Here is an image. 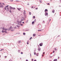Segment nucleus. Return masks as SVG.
<instances>
[{"label":"nucleus","instance_id":"nucleus-1","mask_svg":"<svg viewBox=\"0 0 61 61\" xmlns=\"http://www.w3.org/2000/svg\"><path fill=\"white\" fill-rule=\"evenodd\" d=\"M2 30H5V31H7V29L6 28H5L4 27H3L2 28Z\"/></svg>","mask_w":61,"mask_h":61},{"label":"nucleus","instance_id":"nucleus-2","mask_svg":"<svg viewBox=\"0 0 61 61\" xmlns=\"http://www.w3.org/2000/svg\"><path fill=\"white\" fill-rule=\"evenodd\" d=\"M2 5V3H0V8H1V7L3 8V5Z\"/></svg>","mask_w":61,"mask_h":61},{"label":"nucleus","instance_id":"nucleus-3","mask_svg":"<svg viewBox=\"0 0 61 61\" xmlns=\"http://www.w3.org/2000/svg\"><path fill=\"white\" fill-rule=\"evenodd\" d=\"M43 44L42 43H41L39 44L40 46H43Z\"/></svg>","mask_w":61,"mask_h":61},{"label":"nucleus","instance_id":"nucleus-4","mask_svg":"<svg viewBox=\"0 0 61 61\" xmlns=\"http://www.w3.org/2000/svg\"><path fill=\"white\" fill-rule=\"evenodd\" d=\"M18 23H19V24H21L22 23V22L21 21H18Z\"/></svg>","mask_w":61,"mask_h":61},{"label":"nucleus","instance_id":"nucleus-5","mask_svg":"<svg viewBox=\"0 0 61 61\" xmlns=\"http://www.w3.org/2000/svg\"><path fill=\"white\" fill-rule=\"evenodd\" d=\"M52 12L53 13H55V10H53L52 11Z\"/></svg>","mask_w":61,"mask_h":61},{"label":"nucleus","instance_id":"nucleus-6","mask_svg":"<svg viewBox=\"0 0 61 61\" xmlns=\"http://www.w3.org/2000/svg\"><path fill=\"white\" fill-rule=\"evenodd\" d=\"M4 49H1L0 50V52H1V51H4Z\"/></svg>","mask_w":61,"mask_h":61},{"label":"nucleus","instance_id":"nucleus-7","mask_svg":"<svg viewBox=\"0 0 61 61\" xmlns=\"http://www.w3.org/2000/svg\"><path fill=\"white\" fill-rule=\"evenodd\" d=\"M36 36V35L35 34H33V36L35 37V36Z\"/></svg>","mask_w":61,"mask_h":61},{"label":"nucleus","instance_id":"nucleus-8","mask_svg":"<svg viewBox=\"0 0 61 61\" xmlns=\"http://www.w3.org/2000/svg\"><path fill=\"white\" fill-rule=\"evenodd\" d=\"M1 32H2V33H4L5 32V31L2 30L1 31Z\"/></svg>","mask_w":61,"mask_h":61},{"label":"nucleus","instance_id":"nucleus-9","mask_svg":"<svg viewBox=\"0 0 61 61\" xmlns=\"http://www.w3.org/2000/svg\"><path fill=\"white\" fill-rule=\"evenodd\" d=\"M13 28V27H10V29H12Z\"/></svg>","mask_w":61,"mask_h":61},{"label":"nucleus","instance_id":"nucleus-10","mask_svg":"<svg viewBox=\"0 0 61 61\" xmlns=\"http://www.w3.org/2000/svg\"><path fill=\"white\" fill-rule=\"evenodd\" d=\"M57 61V59H55V60H54V61Z\"/></svg>","mask_w":61,"mask_h":61},{"label":"nucleus","instance_id":"nucleus-11","mask_svg":"<svg viewBox=\"0 0 61 61\" xmlns=\"http://www.w3.org/2000/svg\"><path fill=\"white\" fill-rule=\"evenodd\" d=\"M46 11H47V9H46L45 10V13H46Z\"/></svg>","mask_w":61,"mask_h":61},{"label":"nucleus","instance_id":"nucleus-12","mask_svg":"<svg viewBox=\"0 0 61 61\" xmlns=\"http://www.w3.org/2000/svg\"><path fill=\"white\" fill-rule=\"evenodd\" d=\"M18 43H19V44L20 43H21V41H18Z\"/></svg>","mask_w":61,"mask_h":61},{"label":"nucleus","instance_id":"nucleus-13","mask_svg":"<svg viewBox=\"0 0 61 61\" xmlns=\"http://www.w3.org/2000/svg\"><path fill=\"white\" fill-rule=\"evenodd\" d=\"M7 9H8V11H9V7H7Z\"/></svg>","mask_w":61,"mask_h":61},{"label":"nucleus","instance_id":"nucleus-14","mask_svg":"<svg viewBox=\"0 0 61 61\" xmlns=\"http://www.w3.org/2000/svg\"><path fill=\"white\" fill-rule=\"evenodd\" d=\"M12 9H13V10L15 9V8H13V7H12Z\"/></svg>","mask_w":61,"mask_h":61},{"label":"nucleus","instance_id":"nucleus-15","mask_svg":"<svg viewBox=\"0 0 61 61\" xmlns=\"http://www.w3.org/2000/svg\"><path fill=\"white\" fill-rule=\"evenodd\" d=\"M14 29H16V27H13Z\"/></svg>","mask_w":61,"mask_h":61},{"label":"nucleus","instance_id":"nucleus-16","mask_svg":"<svg viewBox=\"0 0 61 61\" xmlns=\"http://www.w3.org/2000/svg\"><path fill=\"white\" fill-rule=\"evenodd\" d=\"M35 23V22H34V21H33L32 22V24H34Z\"/></svg>","mask_w":61,"mask_h":61},{"label":"nucleus","instance_id":"nucleus-17","mask_svg":"<svg viewBox=\"0 0 61 61\" xmlns=\"http://www.w3.org/2000/svg\"><path fill=\"white\" fill-rule=\"evenodd\" d=\"M10 9H12V7L11 6H10Z\"/></svg>","mask_w":61,"mask_h":61},{"label":"nucleus","instance_id":"nucleus-18","mask_svg":"<svg viewBox=\"0 0 61 61\" xmlns=\"http://www.w3.org/2000/svg\"><path fill=\"white\" fill-rule=\"evenodd\" d=\"M42 30H38V31H41Z\"/></svg>","mask_w":61,"mask_h":61},{"label":"nucleus","instance_id":"nucleus-19","mask_svg":"<svg viewBox=\"0 0 61 61\" xmlns=\"http://www.w3.org/2000/svg\"><path fill=\"white\" fill-rule=\"evenodd\" d=\"M29 14L30 15H31V12H29Z\"/></svg>","mask_w":61,"mask_h":61},{"label":"nucleus","instance_id":"nucleus-20","mask_svg":"<svg viewBox=\"0 0 61 61\" xmlns=\"http://www.w3.org/2000/svg\"><path fill=\"white\" fill-rule=\"evenodd\" d=\"M5 10H6V7H5Z\"/></svg>","mask_w":61,"mask_h":61},{"label":"nucleus","instance_id":"nucleus-21","mask_svg":"<svg viewBox=\"0 0 61 61\" xmlns=\"http://www.w3.org/2000/svg\"><path fill=\"white\" fill-rule=\"evenodd\" d=\"M17 27H20V26L18 25H17Z\"/></svg>","mask_w":61,"mask_h":61},{"label":"nucleus","instance_id":"nucleus-22","mask_svg":"<svg viewBox=\"0 0 61 61\" xmlns=\"http://www.w3.org/2000/svg\"><path fill=\"white\" fill-rule=\"evenodd\" d=\"M15 30H11V31H14Z\"/></svg>","mask_w":61,"mask_h":61},{"label":"nucleus","instance_id":"nucleus-23","mask_svg":"<svg viewBox=\"0 0 61 61\" xmlns=\"http://www.w3.org/2000/svg\"><path fill=\"white\" fill-rule=\"evenodd\" d=\"M39 55V54H38V53H37V54H36V56H38V55Z\"/></svg>","mask_w":61,"mask_h":61},{"label":"nucleus","instance_id":"nucleus-24","mask_svg":"<svg viewBox=\"0 0 61 61\" xmlns=\"http://www.w3.org/2000/svg\"><path fill=\"white\" fill-rule=\"evenodd\" d=\"M17 9L18 10H19V11H20V9L18 8H17Z\"/></svg>","mask_w":61,"mask_h":61},{"label":"nucleus","instance_id":"nucleus-25","mask_svg":"<svg viewBox=\"0 0 61 61\" xmlns=\"http://www.w3.org/2000/svg\"><path fill=\"white\" fill-rule=\"evenodd\" d=\"M23 35H25V33H23Z\"/></svg>","mask_w":61,"mask_h":61},{"label":"nucleus","instance_id":"nucleus-26","mask_svg":"<svg viewBox=\"0 0 61 61\" xmlns=\"http://www.w3.org/2000/svg\"><path fill=\"white\" fill-rule=\"evenodd\" d=\"M21 21H24V20H23V19H22L21 20Z\"/></svg>","mask_w":61,"mask_h":61},{"label":"nucleus","instance_id":"nucleus-27","mask_svg":"<svg viewBox=\"0 0 61 61\" xmlns=\"http://www.w3.org/2000/svg\"><path fill=\"white\" fill-rule=\"evenodd\" d=\"M4 33H7V31H4Z\"/></svg>","mask_w":61,"mask_h":61},{"label":"nucleus","instance_id":"nucleus-28","mask_svg":"<svg viewBox=\"0 0 61 61\" xmlns=\"http://www.w3.org/2000/svg\"><path fill=\"white\" fill-rule=\"evenodd\" d=\"M33 18H35V16H33Z\"/></svg>","mask_w":61,"mask_h":61},{"label":"nucleus","instance_id":"nucleus-29","mask_svg":"<svg viewBox=\"0 0 61 61\" xmlns=\"http://www.w3.org/2000/svg\"><path fill=\"white\" fill-rule=\"evenodd\" d=\"M55 50L56 51V50H57V49H56V48H55Z\"/></svg>","mask_w":61,"mask_h":61},{"label":"nucleus","instance_id":"nucleus-30","mask_svg":"<svg viewBox=\"0 0 61 61\" xmlns=\"http://www.w3.org/2000/svg\"><path fill=\"white\" fill-rule=\"evenodd\" d=\"M9 6L8 5H7L5 6L6 7H8Z\"/></svg>","mask_w":61,"mask_h":61},{"label":"nucleus","instance_id":"nucleus-31","mask_svg":"<svg viewBox=\"0 0 61 61\" xmlns=\"http://www.w3.org/2000/svg\"><path fill=\"white\" fill-rule=\"evenodd\" d=\"M18 52H20V50H18Z\"/></svg>","mask_w":61,"mask_h":61},{"label":"nucleus","instance_id":"nucleus-32","mask_svg":"<svg viewBox=\"0 0 61 61\" xmlns=\"http://www.w3.org/2000/svg\"><path fill=\"white\" fill-rule=\"evenodd\" d=\"M32 38V37H31L29 39V40H31V39Z\"/></svg>","mask_w":61,"mask_h":61},{"label":"nucleus","instance_id":"nucleus-33","mask_svg":"<svg viewBox=\"0 0 61 61\" xmlns=\"http://www.w3.org/2000/svg\"><path fill=\"white\" fill-rule=\"evenodd\" d=\"M20 25H21V26H23V24H21Z\"/></svg>","mask_w":61,"mask_h":61},{"label":"nucleus","instance_id":"nucleus-34","mask_svg":"<svg viewBox=\"0 0 61 61\" xmlns=\"http://www.w3.org/2000/svg\"><path fill=\"white\" fill-rule=\"evenodd\" d=\"M10 30V29H8V31H9V30Z\"/></svg>","mask_w":61,"mask_h":61},{"label":"nucleus","instance_id":"nucleus-35","mask_svg":"<svg viewBox=\"0 0 61 61\" xmlns=\"http://www.w3.org/2000/svg\"><path fill=\"white\" fill-rule=\"evenodd\" d=\"M10 13H12V12L11 11V10H10Z\"/></svg>","mask_w":61,"mask_h":61},{"label":"nucleus","instance_id":"nucleus-36","mask_svg":"<svg viewBox=\"0 0 61 61\" xmlns=\"http://www.w3.org/2000/svg\"><path fill=\"white\" fill-rule=\"evenodd\" d=\"M15 2H19V1H18V0H16Z\"/></svg>","mask_w":61,"mask_h":61},{"label":"nucleus","instance_id":"nucleus-37","mask_svg":"<svg viewBox=\"0 0 61 61\" xmlns=\"http://www.w3.org/2000/svg\"><path fill=\"white\" fill-rule=\"evenodd\" d=\"M23 54V53L22 52H21V54Z\"/></svg>","mask_w":61,"mask_h":61},{"label":"nucleus","instance_id":"nucleus-38","mask_svg":"<svg viewBox=\"0 0 61 61\" xmlns=\"http://www.w3.org/2000/svg\"><path fill=\"white\" fill-rule=\"evenodd\" d=\"M10 1L11 2H13V0H11Z\"/></svg>","mask_w":61,"mask_h":61},{"label":"nucleus","instance_id":"nucleus-39","mask_svg":"<svg viewBox=\"0 0 61 61\" xmlns=\"http://www.w3.org/2000/svg\"><path fill=\"white\" fill-rule=\"evenodd\" d=\"M5 58H6L7 57V56H5Z\"/></svg>","mask_w":61,"mask_h":61},{"label":"nucleus","instance_id":"nucleus-40","mask_svg":"<svg viewBox=\"0 0 61 61\" xmlns=\"http://www.w3.org/2000/svg\"><path fill=\"white\" fill-rule=\"evenodd\" d=\"M2 4L3 5H5V4L4 3H2Z\"/></svg>","mask_w":61,"mask_h":61},{"label":"nucleus","instance_id":"nucleus-41","mask_svg":"<svg viewBox=\"0 0 61 61\" xmlns=\"http://www.w3.org/2000/svg\"><path fill=\"white\" fill-rule=\"evenodd\" d=\"M9 61H12V60L11 59Z\"/></svg>","mask_w":61,"mask_h":61},{"label":"nucleus","instance_id":"nucleus-42","mask_svg":"<svg viewBox=\"0 0 61 61\" xmlns=\"http://www.w3.org/2000/svg\"><path fill=\"white\" fill-rule=\"evenodd\" d=\"M34 54L35 55H36V53L35 52V53H34Z\"/></svg>","mask_w":61,"mask_h":61},{"label":"nucleus","instance_id":"nucleus-43","mask_svg":"<svg viewBox=\"0 0 61 61\" xmlns=\"http://www.w3.org/2000/svg\"><path fill=\"white\" fill-rule=\"evenodd\" d=\"M36 10H37L38 9V8H36Z\"/></svg>","mask_w":61,"mask_h":61},{"label":"nucleus","instance_id":"nucleus-44","mask_svg":"<svg viewBox=\"0 0 61 61\" xmlns=\"http://www.w3.org/2000/svg\"><path fill=\"white\" fill-rule=\"evenodd\" d=\"M46 15H48V13H46Z\"/></svg>","mask_w":61,"mask_h":61},{"label":"nucleus","instance_id":"nucleus-45","mask_svg":"<svg viewBox=\"0 0 61 61\" xmlns=\"http://www.w3.org/2000/svg\"><path fill=\"white\" fill-rule=\"evenodd\" d=\"M54 52H55V51H53V53H54Z\"/></svg>","mask_w":61,"mask_h":61},{"label":"nucleus","instance_id":"nucleus-46","mask_svg":"<svg viewBox=\"0 0 61 61\" xmlns=\"http://www.w3.org/2000/svg\"><path fill=\"white\" fill-rule=\"evenodd\" d=\"M34 61V59H32V61Z\"/></svg>","mask_w":61,"mask_h":61},{"label":"nucleus","instance_id":"nucleus-47","mask_svg":"<svg viewBox=\"0 0 61 61\" xmlns=\"http://www.w3.org/2000/svg\"><path fill=\"white\" fill-rule=\"evenodd\" d=\"M45 15H46V16L47 15L46 14V13H45Z\"/></svg>","mask_w":61,"mask_h":61},{"label":"nucleus","instance_id":"nucleus-48","mask_svg":"<svg viewBox=\"0 0 61 61\" xmlns=\"http://www.w3.org/2000/svg\"><path fill=\"white\" fill-rule=\"evenodd\" d=\"M27 44L28 45L29 44V43L28 42H27Z\"/></svg>","mask_w":61,"mask_h":61},{"label":"nucleus","instance_id":"nucleus-49","mask_svg":"<svg viewBox=\"0 0 61 61\" xmlns=\"http://www.w3.org/2000/svg\"><path fill=\"white\" fill-rule=\"evenodd\" d=\"M40 3H42V2L41 1H40Z\"/></svg>","mask_w":61,"mask_h":61},{"label":"nucleus","instance_id":"nucleus-50","mask_svg":"<svg viewBox=\"0 0 61 61\" xmlns=\"http://www.w3.org/2000/svg\"><path fill=\"white\" fill-rule=\"evenodd\" d=\"M22 18H23V19H25V18H24V17H22Z\"/></svg>","mask_w":61,"mask_h":61},{"label":"nucleus","instance_id":"nucleus-51","mask_svg":"<svg viewBox=\"0 0 61 61\" xmlns=\"http://www.w3.org/2000/svg\"><path fill=\"white\" fill-rule=\"evenodd\" d=\"M31 7L32 8H33V6H31Z\"/></svg>","mask_w":61,"mask_h":61},{"label":"nucleus","instance_id":"nucleus-52","mask_svg":"<svg viewBox=\"0 0 61 61\" xmlns=\"http://www.w3.org/2000/svg\"><path fill=\"white\" fill-rule=\"evenodd\" d=\"M43 54H45V52H44L43 53Z\"/></svg>","mask_w":61,"mask_h":61},{"label":"nucleus","instance_id":"nucleus-53","mask_svg":"<svg viewBox=\"0 0 61 61\" xmlns=\"http://www.w3.org/2000/svg\"><path fill=\"white\" fill-rule=\"evenodd\" d=\"M22 23V24H24V22H23Z\"/></svg>","mask_w":61,"mask_h":61},{"label":"nucleus","instance_id":"nucleus-54","mask_svg":"<svg viewBox=\"0 0 61 61\" xmlns=\"http://www.w3.org/2000/svg\"><path fill=\"white\" fill-rule=\"evenodd\" d=\"M27 5H29V4H28Z\"/></svg>","mask_w":61,"mask_h":61},{"label":"nucleus","instance_id":"nucleus-55","mask_svg":"<svg viewBox=\"0 0 61 61\" xmlns=\"http://www.w3.org/2000/svg\"><path fill=\"white\" fill-rule=\"evenodd\" d=\"M38 36H40V35H38Z\"/></svg>","mask_w":61,"mask_h":61},{"label":"nucleus","instance_id":"nucleus-56","mask_svg":"<svg viewBox=\"0 0 61 61\" xmlns=\"http://www.w3.org/2000/svg\"><path fill=\"white\" fill-rule=\"evenodd\" d=\"M51 21V19H50L49 20V21Z\"/></svg>","mask_w":61,"mask_h":61},{"label":"nucleus","instance_id":"nucleus-57","mask_svg":"<svg viewBox=\"0 0 61 61\" xmlns=\"http://www.w3.org/2000/svg\"><path fill=\"white\" fill-rule=\"evenodd\" d=\"M26 61H28V60H26Z\"/></svg>","mask_w":61,"mask_h":61},{"label":"nucleus","instance_id":"nucleus-58","mask_svg":"<svg viewBox=\"0 0 61 61\" xmlns=\"http://www.w3.org/2000/svg\"><path fill=\"white\" fill-rule=\"evenodd\" d=\"M47 5H49V3H48L47 4Z\"/></svg>","mask_w":61,"mask_h":61},{"label":"nucleus","instance_id":"nucleus-59","mask_svg":"<svg viewBox=\"0 0 61 61\" xmlns=\"http://www.w3.org/2000/svg\"><path fill=\"white\" fill-rule=\"evenodd\" d=\"M34 61H36V60H34Z\"/></svg>","mask_w":61,"mask_h":61},{"label":"nucleus","instance_id":"nucleus-60","mask_svg":"<svg viewBox=\"0 0 61 61\" xmlns=\"http://www.w3.org/2000/svg\"><path fill=\"white\" fill-rule=\"evenodd\" d=\"M42 56H43V54L42 55Z\"/></svg>","mask_w":61,"mask_h":61},{"label":"nucleus","instance_id":"nucleus-61","mask_svg":"<svg viewBox=\"0 0 61 61\" xmlns=\"http://www.w3.org/2000/svg\"><path fill=\"white\" fill-rule=\"evenodd\" d=\"M24 12H25V10H24Z\"/></svg>","mask_w":61,"mask_h":61},{"label":"nucleus","instance_id":"nucleus-62","mask_svg":"<svg viewBox=\"0 0 61 61\" xmlns=\"http://www.w3.org/2000/svg\"><path fill=\"white\" fill-rule=\"evenodd\" d=\"M59 58V57H58V58Z\"/></svg>","mask_w":61,"mask_h":61},{"label":"nucleus","instance_id":"nucleus-63","mask_svg":"<svg viewBox=\"0 0 61 61\" xmlns=\"http://www.w3.org/2000/svg\"><path fill=\"white\" fill-rule=\"evenodd\" d=\"M1 55H0V57H1Z\"/></svg>","mask_w":61,"mask_h":61},{"label":"nucleus","instance_id":"nucleus-64","mask_svg":"<svg viewBox=\"0 0 61 61\" xmlns=\"http://www.w3.org/2000/svg\"><path fill=\"white\" fill-rule=\"evenodd\" d=\"M20 9H21V8H20Z\"/></svg>","mask_w":61,"mask_h":61}]
</instances>
